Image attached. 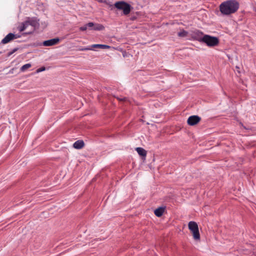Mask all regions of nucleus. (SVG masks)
I'll return each instance as SVG.
<instances>
[{
	"label": "nucleus",
	"mask_w": 256,
	"mask_h": 256,
	"mask_svg": "<svg viewBox=\"0 0 256 256\" xmlns=\"http://www.w3.org/2000/svg\"><path fill=\"white\" fill-rule=\"evenodd\" d=\"M239 6L240 4L236 0H228L222 2L220 5L219 8L222 15L229 16L235 13Z\"/></svg>",
	"instance_id": "nucleus-1"
},
{
	"label": "nucleus",
	"mask_w": 256,
	"mask_h": 256,
	"mask_svg": "<svg viewBox=\"0 0 256 256\" xmlns=\"http://www.w3.org/2000/svg\"><path fill=\"white\" fill-rule=\"evenodd\" d=\"M194 33L198 36L196 40L200 42L206 44L208 46H214L218 43V40L217 38L212 36L208 35H204L202 37V33L198 30L196 31Z\"/></svg>",
	"instance_id": "nucleus-2"
},
{
	"label": "nucleus",
	"mask_w": 256,
	"mask_h": 256,
	"mask_svg": "<svg viewBox=\"0 0 256 256\" xmlns=\"http://www.w3.org/2000/svg\"><path fill=\"white\" fill-rule=\"evenodd\" d=\"M188 227L192 234L194 238L196 240H200V234L198 224L194 222L190 221L188 224Z\"/></svg>",
	"instance_id": "nucleus-3"
},
{
	"label": "nucleus",
	"mask_w": 256,
	"mask_h": 256,
	"mask_svg": "<svg viewBox=\"0 0 256 256\" xmlns=\"http://www.w3.org/2000/svg\"><path fill=\"white\" fill-rule=\"evenodd\" d=\"M114 6L118 10H122L124 15H127L130 14L132 9L130 5L124 1H120L116 2Z\"/></svg>",
	"instance_id": "nucleus-4"
},
{
	"label": "nucleus",
	"mask_w": 256,
	"mask_h": 256,
	"mask_svg": "<svg viewBox=\"0 0 256 256\" xmlns=\"http://www.w3.org/2000/svg\"><path fill=\"white\" fill-rule=\"evenodd\" d=\"M22 24L25 28V30H26L29 26H32V30L26 33L28 34L32 33V31L34 30L35 27L38 25V22L36 20L30 18H28L26 20L22 22Z\"/></svg>",
	"instance_id": "nucleus-5"
},
{
	"label": "nucleus",
	"mask_w": 256,
	"mask_h": 256,
	"mask_svg": "<svg viewBox=\"0 0 256 256\" xmlns=\"http://www.w3.org/2000/svg\"><path fill=\"white\" fill-rule=\"evenodd\" d=\"M20 36L17 34H14L12 33H9L7 34L1 41V43L2 44H6L12 40L20 38Z\"/></svg>",
	"instance_id": "nucleus-6"
},
{
	"label": "nucleus",
	"mask_w": 256,
	"mask_h": 256,
	"mask_svg": "<svg viewBox=\"0 0 256 256\" xmlns=\"http://www.w3.org/2000/svg\"><path fill=\"white\" fill-rule=\"evenodd\" d=\"M200 120V118L197 116H192L188 118L187 122L190 126H194L198 124Z\"/></svg>",
	"instance_id": "nucleus-7"
},
{
	"label": "nucleus",
	"mask_w": 256,
	"mask_h": 256,
	"mask_svg": "<svg viewBox=\"0 0 256 256\" xmlns=\"http://www.w3.org/2000/svg\"><path fill=\"white\" fill-rule=\"evenodd\" d=\"M87 26L88 28H92L91 30H104V27L101 24H96L90 22L87 24Z\"/></svg>",
	"instance_id": "nucleus-8"
},
{
	"label": "nucleus",
	"mask_w": 256,
	"mask_h": 256,
	"mask_svg": "<svg viewBox=\"0 0 256 256\" xmlns=\"http://www.w3.org/2000/svg\"><path fill=\"white\" fill-rule=\"evenodd\" d=\"M60 41L58 38H52L45 40L43 42V45L46 46H52L56 44Z\"/></svg>",
	"instance_id": "nucleus-9"
},
{
	"label": "nucleus",
	"mask_w": 256,
	"mask_h": 256,
	"mask_svg": "<svg viewBox=\"0 0 256 256\" xmlns=\"http://www.w3.org/2000/svg\"><path fill=\"white\" fill-rule=\"evenodd\" d=\"M90 46H91V48H92L93 50L94 48H101V49H108L110 48V46L108 45L102 44H92Z\"/></svg>",
	"instance_id": "nucleus-10"
},
{
	"label": "nucleus",
	"mask_w": 256,
	"mask_h": 256,
	"mask_svg": "<svg viewBox=\"0 0 256 256\" xmlns=\"http://www.w3.org/2000/svg\"><path fill=\"white\" fill-rule=\"evenodd\" d=\"M84 142L82 140H78L74 144L73 146L76 149H80L84 147Z\"/></svg>",
	"instance_id": "nucleus-11"
},
{
	"label": "nucleus",
	"mask_w": 256,
	"mask_h": 256,
	"mask_svg": "<svg viewBox=\"0 0 256 256\" xmlns=\"http://www.w3.org/2000/svg\"><path fill=\"white\" fill-rule=\"evenodd\" d=\"M164 211V208H159L156 209L154 210V212L156 216H157L158 217H160L162 215Z\"/></svg>",
	"instance_id": "nucleus-12"
},
{
	"label": "nucleus",
	"mask_w": 256,
	"mask_h": 256,
	"mask_svg": "<svg viewBox=\"0 0 256 256\" xmlns=\"http://www.w3.org/2000/svg\"><path fill=\"white\" fill-rule=\"evenodd\" d=\"M136 150L139 155L145 157L146 155V152L145 150L142 148H136Z\"/></svg>",
	"instance_id": "nucleus-13"
},
{
	"label": "nucleus",
	"mask_w": 256,
	"mask_h": 256,
	"mask_svg": "<svg viewBox=\"0 0 256 256\" xmlns=\"http://www.w3.org/2000/svg\"><path fill=\"white\" fill-rule=\"evenodd\" d=\"M188 32L182 30L180 32L178 33V35L179 37L180 38H186L188 36Z\"/></svg>",
	"instance_id": "nucleus-14"
},
{
	"label": "nucleus",
	"mask_w": 256,
	"mask_h": 256,
	"mask_svg": "<svg viewBox=\"0 0 256 256\" xmlns=\"http://www.w3.org/2000/svg\"><path fill=\"white\" fill-rule=\"evenodd\" d=\"M30 67H31V64H24V66H22L21 67L20 70L22 72H24L27 69H28V68H30Z\"/></svg>",
	"instance_id": "nucleus-15"
},
{
	"label": "nucleus",
	"mask_w": 256,
	"mask_h": 256,
	"mask_svg": "<svg viewBox=\"0 0 256 256\" xmlns=\"http://www.w3.org/2000/svg\"><path fill=\"white\" fill-rule=\"evenodd\" d=\"M18 28L19 30V31H20V32H23L24 30H25V28L24 26H23L22 23H21L18 26Z\"/></svg>",
	"instance_id": "nucleus-16"
},
{
	"label": "nucleus",
	"mask_w": 256,
	"mask_h": 256,
	"mask_svg": "<svg viewBox=\"0 0 256 256\" xmlns=\"http://www.w3.org/2000/svg\"><path fill=\"white\" fill-rule=\"evenodd\" d=\"M93 50L92 48L90 47L84 48L80 49V50L84 51V50Z\"/></svg>",
	"instance_id": "nucleus-17"
},
{
	"label": "nucleus",
	"mask_w": 256,
	"mask_h": 256,
	"mask_svg": "<svg viewBox=\"0 0 256 256\" xmlns=\"http://www.w3.org/2000/svg\"><path fill=\"white\" fill-rule=\"evenodd\" d=\"M88 27V26H87V24L83 26H81L80 28V30L82 31H84V30H86L87 29V28Z\"/></svg>",
	"instance_id": "nucleus-18"
},
{
	"label": "nucleus",
	"mask_w": 256,
	"mask_h": 256,
	"mask_svg": "<svg viewBox=\"0 0 256 256\" xmlns=\"http://www.w3.org/2000/svg\"><path fill=\"white\" fill-rule=\"evenodd\" d=\"M44 70H45V68L44 67H42V68H41L38 69L37 70V72H40L44 71Z\"/></svg>",
	"instance_id": "nucleus-19"
},
{
	"label": "nucleus",
	"mask_w": 256,
	"mask_h": 256,
	"mask_svg": "<svg viewBox=\"0 0 256 256\" xmlns=\"http://www.w3.org/2000/svg\"><path fill=\"white\" fill-rule=\"evenodd\" d=\"M16 50H17V48H14L12 52L8 53V56H10L12 55L14 52H16Z\"/></svg>",
	"instance_id": "nucleus-20"
},
{
	"label": "nucleus",
	"mask_w": 256,
	"mask_h": 256,
	"mask_svg": "<svg viewBox=\"0 0 256 256\" xmlns=\"http://www.w3.org/2000/svg\"><path fill=\"white\" fill-rule=\"evenodd\" d=\"M96 0L100 2H103L102 0Z\"/></svg>",
	"instance_id": "nucleus-21"
}]
</instances>
